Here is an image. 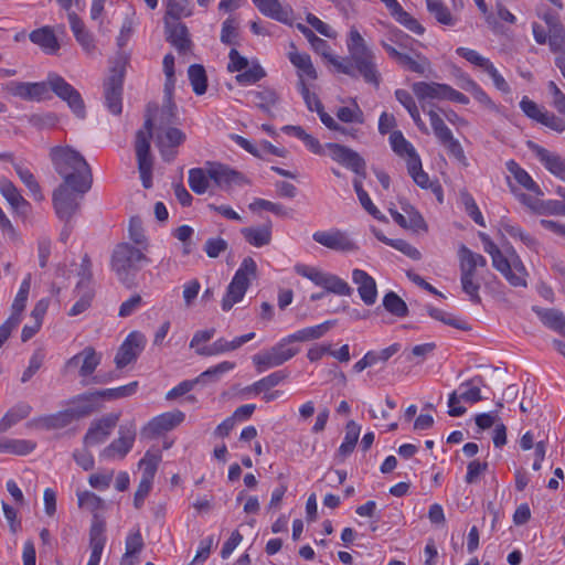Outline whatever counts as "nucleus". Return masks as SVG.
I'll use <instances>...</instances> for the list:
<instances>
[{"instance_id":"nucleus-1","label":"nucleus","mask_w":565,"mask_h":565,"mask_svg":"<svg viewBox=\"0 0 565 565\" xmlns=\"http://www.w3.org/2000/svg\"><path fill=\"white\" fill-rule=\"evenodd\" d=\"M3 88L8 94L28 102L51 99L52 90L57 97L67 103L76 117H85V104L81 94L62 76L55 73L49 74L46 82L31 83L11 81L8 82Z\"/></svg>"},{"instance_id":"nucleus-2","label":"nucleus","mask_w":565,"mask_h":565,"mask_svg":"<svg viewBox=\"0 0 565 565\" xmlns=\"http://www.w3.org/2000/svg\"><path fill=\"white\" fill-rule=\"evenodd\" d=\"M347 49L349 57H342V62L349 66L351 73L344 74L351 77L362 76L366 83L377 87L381 75L376 67L375 55L355 26H352L348 33Z\"/></svg>"},{"instance_id":"nucleus-3","label":"nucleus","mask_w":565,"mask_h":565,"mask_svg":"<svg viewBox=\"0 0 565 565\" xmlns=\"http://www.w3.org/2000/svg\"><path fill=\"white\" fill-rule=\"evenodd\" d=\"M51 160L56 172L66 180L67 184L78 182L82 188H92L93 177L90 168L85 158L75 149L54 147L50 151Z\"/></svg>"},{"instance_id":"nucleus-4","label":"nucleus","mask_w":565,"mask_h":565,"mask_svg":"<svg viewBox=\"0 0 565 565\" xmlns=\"http://www.w3.org/2000/svg\"><path fill=\"white\" fill-rule=\"evenodd\" d=\"M484 243V250L490 254L493 267L500 271L505 279L514 287H525L527 271L514 250L510 256L503 255L499 247L486 235H481Z\"/></svg>"},{"instance_id":"nucleus-5","label":"nucleus","mask_w":565,"mask_h":565,"mask_svg":"<svg viewBox=\"0 0 565 565\" xmlns=\"http://www.w3.org/2000/svg\"><path fill=\"white\" fill-rule=\"evenodd\" d=\"M257 277V264L252 257H245L234 277L227 286L222 299V309L230 311L234 305L241 302L250 286L252 280Z\"/></svg>"},{"instance_id":"nucleus-6","label":"nucleus","mask_w":565,"mask_h":565,"mask_svg":"<svg viewBox=\"0 0 565 565\" xmlns=\"http://www.w3.org/2000/svg\"><path fill=\"white\" fill-rule=\"evenodd\" d=\"M147 248L135 247L129 243L118 244L111 256V268L121 281H127L130 274L138 271L143 264H149Z\"/></svg>"},{"instance_id":"nucleus-7","label":"nucleus","mask_w":565,"mask_h":565,"mask_svg":"<svg viewBox=\"0 0 565 565\" xmlns=\"http://www.w3.org/2000/svg\"><path fill=\"white\" fill-rule=\"evenodd\" d=\"M390 143L397 156L405 158L407 171L414 182L423 189L429 188V177L423 170L422 160L414 146L398 130L391 134Z\"/></svg>"},{"instance_id":"nucleus-8","label":"nucleus","mask_w":565,"mask_h":565,"mask_svg":"<svg viewBox=\"0 0 565 565\" xmlns=\"http://www.w3.org/2000/svg\"><path fill=\"white\" fill-rule=\"evenodd\" d=\"M90 188H82L78 182L67 184L66 180L53 192L52 201L58 218L68 222L79 209L81 200Z\"/></svg>"},{"instance_id":"nucleus-9","label":"nucleus","mask_w":565,"mask_h":565,"mask_svg":"<svg viewBox=\"0 0 565 565\" xmlns=\"http://www.w3.org/2000/svg\"><path fill=\"white\" fill-rule=\"evenodd\" d=\"M152 137V119L147 118L143 128L136 134L135 150L138 162V170L142 185L146 189L152 185L153 159L150 153V140Z\"/></svg>"},{"instance_id":"nucleus-10","label":"nucleus","mask_w":565,"mask_h":565,"mask_svg":"<svg viewBox=\"0 0 565 565\" xmlns=\"http://www.w3.org/2000/svg\"><path fill=\"white\" fill-rule=\"evenodd\" d=\"M295 271L312 281L316 286L323 288L327 292H332L338 296H351L353 289L351 286L341 277L323 271L317 267L297 264Z\"/></svg>"},{"instance_id":"nucleus-11","label":"nucleus","mask_w":565,"mask_h":565,"mask_svg":"<svg viewBox=\"0 0 565 565\" xmlns=\"http://www.w3.org/2000/svg\"><path fill=\"white\" fill-rule=\"evenodd\" d=\"M290 344L291 341L287 340V337H285L271 348L253 355L252 360L256 370L264 372L268 369L282 365L285 362L292 359L299 352V349Z\"/></svg>"},{"instance_id":"nucleus-12","label":"nucleus","mask_w":565,"mask_h":565,"mask_svg":"<svg viewBox=\"0 0 565 565\" xmlns=\"http://www.w3.org/2000/svg\"><path fill=\"white\" fill-rule=\"evenodd\" d=\"M430 120L433 131L439 143L447 150L448 154L463 166H468L467 157L459 140L456 139L451 130L444 122L443 118L433 108L425 111Z\"/></svg>"},{"instance_id":"nucleus-13","label":"nucleus","mask_w":565,"mask_h":565,"mask_svg":"<svg viewBox=\"0 0 565 565\" xmlns=\"http://www.w3.org/2000/svg\"><path fill=\"white\" fill-rule=\"evenodd\" d=\"M456 53L468 61L470 64L479 68L489 75L492 79V83L497 89L504 94H509L511 92L510 85L504 79V77L497 70L494 64L486 56L481 55L479 52L468 47H458Z\"/></svg>"},{"instance_id":"nucleus-14","label":"nucleus","mask_w":565,"mask_h":565,"mask_svg":"<svg viewBox=\"0 0 565 565\" xmlns=\"http://www.w3.org/2000/svg\"><path fill=\"white\" fill-rule=\"evenodd\" d=\"M298 89L310 111H317L321 122L330 130L338 131L341 135L358 138L359 129L341 126L332 116L324 111L323 106L315 93H311L306 83H301Z\"/></svg>"},{"instance_id":"nucleus-15","label":"nucleus","mask_w":565,"mask_h":565,"mask_svg":"<svg viewBox=\"0 0 565 565\" xmlns=\"http://www.w3.org/2000/svg\"><path fill=\"white\" fill-rule=\"evenodd\" d=\"M136 439V426L127 423L119 426L118 437L114 439L100 452V458L106 460L124 459L131 450Z\"/></svg>"},{"instance_id":"nucleus-16","label":"nucleus","mask_w":565,"mask_h":565,"mask_svg":"<svg viewBox=\"0 0 565 565\" xmlns=\"http://www.w3.org/2000/svg\"><path fill=\"white\" fill-rule=\"evenodd\" d=\"M102 354L96 352L93 347H86L84 350L68 359L64 365V372L70 373L74 370H78V376L82 377V383L87 385L86 381L97 366L100 364Z\"/></svg>"},{"instance_id":"nucleus-17","label":"nucleus","mask_w":565,"mask_h":565,"mask_svg":"<svg viewBox=\"0 0 565 565\" xmlns=\"http://www.w3.org/2000/svg\"><path fill=\"white\" fill-rule=\"evenodd\" d=\"M312 238L316 243L335 252L349 253L358 249L356 244L349 234L337 228L317 231L313 233Z\"/></svg>"},{"instance_id":"nucleus-18","label":"nucleus","mask_w":565,"mask_h":565,"mask_svg":"<svg viewBox=\"0 0 565 565\" xmlns=\"http://www.w3.org/2000/svg\"><path fill=\"white\" fill-rule=\"evenodd\" d=\"M185 140V135L178 128H159L156 132V143L164 161L170 162L174 159L179 147Z\"/></svg>"},{"instance_id":"nucleus-19","label":"nucleus","mask_w":565,"mask_h":565,"mask_svg":"<svg viewBox=\"0 0 565 565\" xmlns=\"http://www.w3.org/2000/svg\"><path fill=\"white\" fill-rule=\"evenodd\" d=\"M102 407L97 391L86 392L74 396L68 401L67 411L74 420L87 417Z\"/></svg>"},{"instance_id":"nucleus-20","label":"nucleus","mask_w":565,"mask_h":565,"mask_svg":"<svg viewBox=\"0 0 565 565\" xmlns=\"http://www.w3.org/2000/svg\"><path fill=\"white\" fill-rule=\"evenodd\" d=\"M529 149L533 152L536 159L544 166V168L565 182V158L561 154L543 148L532 141L527 143Z\"/></svg>"},{"instance_id":"nucleus-21","label":"nucleus","mask_w":565,"mask_h":565,"mask_svg":"<svg viewBox=\"0 0 565 565\" xmlns=\"http://www.w3.org/2000/svg\"><path fill=\"white\" fill-rule=\"evenodd\" d=\"M145 343L146 340L141 333L135 331L128 334L115 356L116 366L118 369H124L131 362L136 361L143 350Z\"/></svg>"},{"instance_id":"nucleus-22","label":"nucleus","mask_w":565,"mask_h":565,"mask_svg":"<svg viewBox=\"0 0 565 565\" xmlns=\"http://www.w3.org/2000/svg\"><path fill=\"white\" fill-rule=\"evenodd\" d=\"M326 153L355 173H361L365 169V162L358 152L339 143H327Z\"/></svg>"},{"instance_id":"nucleus-23","label":"nucleus","mask_w":565,"mask_h":565,"mask_svg":"<svg viewBox=\"0 0 565 565\" xmlns=\"http://www.w3.org/2000/svg\"><path fill=\"white\" fill-rule=\"evenodd\" d=\"M90 266L89 259L87 256L83 258V270L86 273ZM76 292L79 296V299L73 305V307L70 309L68 315L71 317L78 316L86 311L92 303V299L94 296L93 289H92V281H90V275L89 274H83V277L78 281L76 286Z\"/></svg>"},{"instance_id":"nucleus-24","label":"nucleus","mask_w":565,"mask_h":565,"mask_svg":"<svg viewBox=\"0 0 565 565\" xmlns=\"http://www.w3.org/2000/svg\"><path fill=\"white\" fill-rule=\"evenodd\" d=\"M119 416L116 414H108L95 422H93L85 434L84 444L86 446H95L103 444L111 434L113 429L118 423Z\"/></svg>"},{"instance_id":"nucleus-25","label":"nucleus","mask_w":565,"mask_h":565,"mask_svg":"<svg viewBox=\"0 0 565 565\" xmlns=\"http://www.w3.org/2000/svg\"><path fill=\"white\" fill-rule=\"evenodd\" d=\"M185 418L181 411L167 412L153 417L142 429V435L152 438L180 425Z\"/></svg>"},{"instance_id":"nucleus-26","label":"nucleus","mask_w":565,"mask_h":565,"mask_svg":"<svg viewBox=\"0 0 565 565\" xmlns=\"http://www.w3.org/2000/svg\"><path fill=\"white\" fill-rule=\"evenodd\" d=\"M449 85L436 82H415L412 85V90L422 109L426 111V103L428 100H446Z\"/></svg>"},{"instance_id":"nucleus-27","label":"nucleus","mask_w":565,"mask_h":565,"mask_svg":"<svg viewBox=\"0 0 565 565\" xmlns=\"http://www.w3.org/2000/svg\"><path fill=\"white\" fill-rule=\"evenodd\" d=\"M352 281L358 287V294L366 306H373L377 299V286L375 279L365 270L355 268L352 270Z\"/></svg>"},{"instance_id":"nucleus-28","label":"nucleus","mask_w":565,"mask_h":565,"mask_svg":"<svg viewBox=\"0 0 565 565\" xmlns=\"http://www.w3.org/2000/svg\"><path fill=\"white\" fill-rule=\"evenodd\" d=\"M288 58L290 63L297 68L298 86L307 81H315L317 78V71L307 53H300L296 50L294 43L290 44Z\"/></svg>"},{"instance_id":"nucleus-29","label":"nucleus","mask_w":565,"mask_h":565,"mask_svg":"<svg viewBox=\"0 0 565 565\" xmlns=\"http://www.w3.org/2000/svg\"><path fill=\"white\" fill-rule=\"evenodd\" d=\"M402 210L405 214L399 213L397 210L390 207V214L393 220L403 228L418 231L427 230L424 217L411 204L402 203Z\"/></svg>"},{"instance_id":"nucleus-30","label":"nucleus","mask_w":565,"mask_h":565,"mask_svg":"<svg viewBox=\"0 0 565 565\" xmlns=\"http://www.w3.org/2000/svg\"><path fill=\"white\" fill-rule=\"evenodd\" d=\"M264 15L285 24H292V9L282 6L279 0H252Z\"/></svg>"},{"instance_id":"nucleus-31","label":"nucleus","mask_w":565,"mask_h":565,"mask_svg":"<svg viewBox=\"0 0 565 565\" xmlns=\"http://www.w3.org/2000/svg\"><path fill=\"white\" fill-rule=\"evenodd\" d=\"M209 177L221 189H228L233 184H242V174L221 163H209Z\"/></svg>"},{"instance_id":"nucleus-32","label":"nucleus","mask_w":565,"mask_h":565,"mask_svg":"<svg viewBox=\"0 0 565 565\" xmlns=\"http://www.w3.org/2000/svg\"><path fill=\"white\" fill-rule=\"evenodd\" d=\"M122 75L114 74L105 83V103L114 115L121 113Z\"/></svg>"},{"instance_id":"nucleus-33","label":"nucleus","mask_w":565,"mask_h":565,"mask_svg":"<svg viewBox=\"0 0 565 565\" xmlns=\"http://www.w3.org/2000/svg\"><path fill=\"white\" fill-rule=\"evenodd\" d=\"M458 256L460 277L476 278L477 268L487 265V260L482 255L472 252L465 245L460 246Z\"/></svg>"},{"instance_id":"nucleus-34","label":"nucleus","mask_w":565,"mask_h":565,"mask_svg":"<svg viewBox=\"0 0 565 565\" xmlns=\"http://www.w3.org/2000/svg\"><path fill=\"white\" fill-rule=\"evenodd\" d=\"M72 423H73V419L66 408V409L57 412L55 414H50V415H44V416L33 418L28 423V426L39 428V429L50 430V429L64 428Z\"/></svg>"},{"instance_id":"nucleus-35","label":"nucleus","mask_w":565,"mask_h":565,"mask_svg":"<svg viewBox=\"0 0 565 565\" xmlns=\"http://www.w3.org/2000/svg\"><path fill=\"white\" fill-rule=\"evenodd\" d=\"M0 193L18 213H26L31 205L21 195L19 189L7 178H0Z\"/></svg>"},{"instance_id":"nucleus-36","label":"nucleus","mask_w":565,"mask_h":565,"mask_svg":"<svg viewBox=\"0 0 565 565\" xmlns=\"http://www.w3.org/2000/svg\"><path fill=\"white\" fill-rule=\"evenodd\" d=\"M67 19L70 23V28L79 43L82 49L86 53H93L95 50V42L93 35L86 30L84 22L79 19V17L75 12H68Z\"/></svg>"},{"instance_id":"nucleus-37","label":"nucleus","mask_w":565,"mask_h":565,"mask_svg":"<svg viewBox=\"0 0 565 565\" xmlns=\"http://www.w3.org/2000/svg\"><path fill=\"white\" fill-rule=\"evenodd\" d=\"M337 324V320H327L320 324L300 329L289 335L287 340L294 342H307L322 338L331 328Z\"/></svg>"},{"instance_id":"nucleus-38","label":"nucleus","mask_w":565,"mask_h":565,"mask_svg":"<svg viewBox=\"0 0 565 565\" xmlns=\"http://www.w3.org/2000/svg\"><path fill=\"white\" fill-rule=\"evenodd\" d=\"M311 44L312 49L323 56L330 64H332L335 70L340 73H351L349 66L342 62V57L337 56L332 53L330 45L328 42L316 34L308 40Z\"/></svg>"},{"instance_id":"nucleus-39","label":"nucleus","mask_w":565,"mask_h":565,"mask_svg":"<svg viewBox=\"0 0 565 565\" xmlns=\"http://www.w3.org/2000/svg\"><path fill=\"white\" fill-rule=\"evenodd\" d=\"M398 65L408 72L423 76H429L433 73L430 61L418 52H414L413 54L405 53Z\"/></svg>"},{"instance_id":"nucleus-40","label":"nucleus","mask_w":565,"mask_h":565,"mask_svg":"<svg viewBox=\"0 0 565 565\" xmlns=\"http://www.w3.org/2000/svg\"><path fill=\"white\" fill-rule=\"evenodd\" d=\"M500 231L509 235L511 238L515 241L522 242L530 249H536L539 246V242L535 237H533L530 233L523 231L518 224L512 223L509 218H501L499 222Z\"/></svg>"},{"instance_id":"nucleus-41","label":"nucleus","mask_w":565,"mask_h":565,"mask_svg":"<svg viewBox=\"0 0 565 565\" xmlns=\"http://www.w3.org/2000/svg\"><path fill=\"white\" fill-rule=\"evenodd\" d=\"M29 38L32 43L39 45L47 54H54L60 49V43L50 26L32 31Z\"/></svg>"},{"instance_id":"nucleus-42","label":"nucleus","mask_w":565,"mask_h":565,"mask_svg":"<svg viewBox=\"0 0 565 565\" xmlns=\"http://www.w3.org/2000/svg\"><path fill=\"white\" fill-rule=\"evenodd\" d=\"M168 41L180 52H185L190 46L186 26L178 20L170 22L166 19Z\"/></svg>"},{"instance_id":"nucleus-43","label":"nucleus","mask_w":565,"mask_h":565,"mask_svg":"<svg viewBox=\"0 0 565 565\" xmlns=\"http://www.w3.org/2000/svg\"><path fill=\"white\" fill-rule=\"evenodd\" d=\"M245 241L254 247H263L271 242V225L249 226L241 230Z\"/></svg>"},{"instance_id":"nucleus-44","label":"nucleus","mask_w":565,"mask_h":565,"mask_svg":"<svg viewBox=\"0 0 565 565\" xmlns=\"http://www.w3.org/2000/svg\"><path fill=\"white\" fill-rule=\"evenodd\" d=\"M35 449V443L28 439L0 437V454L25 456Z\"/></svg>"},{"instance_id":"nucleus-45","label":"nucleus","mask_w":565,"mask_h":565,"mask_svg":"<svg viewBox=\"0 0 565 565\" xmlns=\"http://www.w3.org/2000/svg\"><path fill=\"white\" fill-rule=\"evenodd\" d=\"M533 311L547 328L565 337V316L563 312L556 309H542L539 307H533Z\"/></svg>"},{"instance_id":"nucleus-46","label":"nucleus","mask_w":565,"mask_h":565,"mask_svg":"<svg viewBox=\"0 0 565 565\" xmlns=\"http://www.w3.org/2000/svg\"><path fill=\"white\" fill-rule=\"evenodd\" d=\"M427 11L443 25L455 26L458 18L454 15L443 0H426Z\"/></svg>"},{"instance_id":"nucleus-47","label":"nucleus","mask_w":565,"mask_h":565,"mask_svg":"<svg viewBox=\"0 0 565 565\" xmlns=\"http://www.w3.org/2000/svg\"><path fill=\"white\" fill-rule=\"evenodd\" d=\"M505 166L509 173L513 177L520 186L532 193H535L536 195L541 194V189L537 183L523 168L519 166V163H516L514 160H509Z\"/></svg>"},{"instance_id":"nucleus-48","label":"nucleus","mask_w":565,"mask_h":565,"mask_svg":"<svg viewBox=\"0 0 565 565\" xmlns=\"http://www.w3.org/2000/svg\"><path fill=\"white\" fill-rule=\"evenodd\" d=\"M32 407L26 403H19L11 407L0 419V433L8 431L15 424L31 414Z\"/></svg>"},{"instance_id":"nucleus-49","label":"nucleus","mask_w":565,"mask_h":565,"mask_svg":"<svg viewBox=\"0 0 565 565\" xmlns=\"http://www.w3.org/2000/svg\"><path fill=\"white\" fill-rule=\"evenodd\" d=\"M104 531L105 529L103 522H94L89 531V546L92 550L89 561L96 562L98 564L100 562L102 553L106 543Z\"/></svg>"},{"instance_id":"nucleus-50","label":"nucleus","mask_w":565,"mask_h":565,"mask_svg":"<svg viewBox=\"0 0 565 565\" xmlns=\"http://www.w3.org/2000/svg\"><path fill=\"white\" fill-rule=\"evenodd\" d=\"M247 95L252 97L253 104L266 114H269L278 103V95L273 88L264 87L259 90H250Z\"/></svg>"},{"instance_id":"nucleus-51","label":"nucleus","mask_w":565,"mask_h":565,"mask_svg":"<svg viewBox=\"0 0 565 565\" xmlns=\"http://www.w3.org/2000/svg\"><path fill=\"white\" fill-rule=\"evenodd\" d=\"M287 377V374L284 371H277L274 372L257 382L253 383L252 385L244 388V392L247 394H259L262 392H267L270 388L277 386L280 384Z\"/></svg>"},{"instance_id":"nucleus-52","label":"nucleus","mask_w":565,"mask_h":565,"mask_svg":"<svg viewBox=\"0 0 565 565\" xmlns=\"http://www.w3.org/2000/svg\"><path fill=\"white\" fill-rule=\"evenodd\" d=\"M13 167L21 182L28 188L33 199L39 202L43 201L44 195L33 173L20 163H14Z\"/></svg>"},{"instance_id":"nucleus-53","label":"nucleus","mask_w":565,"mask_h":565,"mask_svg":"<svg viewBox=\"0 0 565 565\" xmlns=\"http://www.w3.org/2000/svg\"><path fill=\"white\" fill-rule=\"evenodd\" d=\"M161 460L162 455L159 449L147 450L142 459L139 461V467L142 469L141 478L153 481Z\"/></svg>"},{"instance_id":"nucleus-54","label":"nucleus","mask_w":565,"mask_h":565,"mask_svg":"<svg viewBox=\"0 0 565 565\" xmlns=\"http://www.w3.org/2000/svg\"><path fill=\"white\" fill-rule=\"evenodd\" d=\"M361 433V426L354 420L348 422L345 426V435L342 444L339 447V455L342 457L349 456L355 448Z\"/></svg>"},{"instance_id":"nucleus-55","label":"nucleus","mask_w":565,"mask_h":565,"mask_svg":"<svg viewBox=\"0 0 565 565\" xmlns=\"http://www.w3.org/2000/svg\"><path fill=\"white\" fill-rule=\"evenodd\" d=\"M174 85H175L174 74L170 75V76H166L164 90H163V93H164L163 107L161 110V117L167 122H171L172 119L175 117V113H174L175 106L172 103Z\"/></svg>"},{"instance_id":"nucleus-56","label":"nucleus","mask_w":565,"mask_h":565,"mask_svg":"<svg viewBox=\"0 0 565 565\" xmlns=\"http://www.w3.org/2000/svg\"><path fill=\"white\" fill-rule=\"evenodd\" d=\"M76 497L78 507L90 513L96 514L98 511L105 509L104 500L94 492L87 490H77Z\"/></svg>"},{"instance_id":"nucleus-57","label":"nucleus","mask_w":565,"mask_h":565,"mask_svg":"<svg viewBox=\"0 0 565 565\" xmlns=\"http://www.w3.org/2000/svg\"><path fill=\"white\" fill-rule=\"evenodd\" d=\"M209 166L206 169L194 168L189 171V185L196 194H203L210 185Z\"/></svg>"},{"instance_id":"nucleus-58","label":"nucleus","mask_w":565,"mask_h":565,"mask_svg":"<svg viewBox=\"0 0 565 565\" xmlns=\"http://www.w3.org/2000/svg\"><path fill=\"white\" fill-rule=\"evenodd\" d=\"M188 75L193 92L196 95H203L206 92L207 87V78L204 67L199 64H193L189 67Z\"/></svg>"},{"instance_id":"nucleus-59","label":"nucleus","mask_w":565,"mask_h":565,"mask_svg":"<svg viewBox=\"0 0 565 565\" xmlns=\"http://www.w3.org/2000/svg\"><path fill=\"white\" fill-rule=\"evenodd\" d=\"M384 308L392 315L403 318L408 313L405 301L394 291L387 292L383 298Z\"/></svg>"},{"instance_id":"nucleus-60","label":"nucleus","mask_w":565,"mask_h":565,"mask_svg":"<svg viewBox=\"0 0 565 565\" xmlns=\"http://www.w3.org/2000/svg\"><path fill=\"white\" fill-rule=\"evenodd\" d=\"M138 387V382H131L127 385L115 387V388H106L97 391L100 402L105 399H117L130 396L136 393Z\"/></svg>"},{"instance_id":"nucleus-61","label":"nucleus","mask_w":565,"mask_h":565,"mask_svg":"<svg viewBox=\"0 0 565 565\" xmlns=\"http://www.w3.org/2000/svg\"><path fill=\"white\" fill-rule=\"evenodd\" d=\"M338 119L345 124H363L364 114L358 104L340 107L335 113Z\"/></svg>"},{"instance_id":"nucleus-62","label":"nucleus","mask_w":565,"mask_h":565,"mask_svg":"<svg viewBox=\"0 0 565 565\" xmlns=\"http://www.w3.org/2000/svg\"><path fill=\"white\" fill-rule=\"evenodd\" d=\"M266 76L265 70L259 64H253L237 74L235 79L241 85H252Z\"/></svg>"},{"instance_id":"nucleus-63","label":"nucleus","mask_w":565,"mask_h":565,"mask_svg":"<svg viewBox=\"0 0 565 565\" xmlns=\"http://www.w3.org/2000/svg\"><path fill=\"white\" fill-rule=\"evenodd\" d=\"M191 14L189 0H168L166 19L179 20Z\"/></svg>"},{"instance_id":"nucleus-64","label":"nucleus","mask_w":565,"mask_h":565,"mask_svg":"<svg viewBox=\"0 0 565 565\" xmlns=\"http://www.w3.org/2000/svg\"><path fill=\"white\" fill-rule=\"evenodd\" d=\"M548 44L554 53L565 56V29L562 24H554L548 35Z\"/></svg>"}]
</instances>
